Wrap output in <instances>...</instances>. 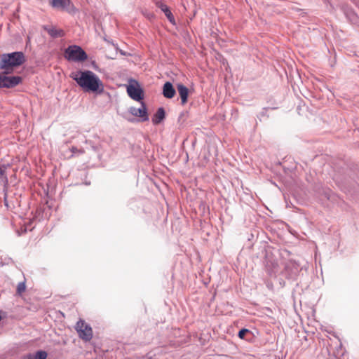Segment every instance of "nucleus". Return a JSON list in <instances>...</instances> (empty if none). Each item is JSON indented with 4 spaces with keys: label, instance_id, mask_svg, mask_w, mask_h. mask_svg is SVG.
Masks as SVG:
<instances>
[{
    "label": "nucleus",
    "instance_id": "f257e3e1",
    "mask_svg": "<svg viewBox=\"0 0 359 359\" xmlns=\"http://www.w3.org/2000/svg\"><path fill=\"white\" fill-rule=\"evenodd\" d=\"M70 76L84 92L101 93L104 90L102 81L98 76L90 70L73 72Z\"/></svg>",
    "mask_w": 359,
    "mask_h": 359
},
{
    "label": "nucleus",
    "instance_id": "f03ea898",
    "mask_svg": "<svg viewBox=\"0 0 359 359\" xmlns=\"http://www.w3.org/2000/svg\"><path fill=\"white\" fill-rule=\"evenodd\" d=\"M25 62V57L22 52L2 54L0 56V69L4 70L6 74H11L14 68L20 66Z\"/></svg>",
    "mask_w": 359,
    "mask_h": 359
},
{
    "label": "nucleus",
    "instance_id": "7ed1b4c3",
    "mask_svg": "<svg viewBox=\"0 0 359 359\" xmlns=\"http://www.w3.org/2000/svg\"><path fill=\"white\" fill-rule=\"evenodd\" d=\"M65 57L69 61L81 62L87 58L86 52L79 46H70L65 51Z\"/></svg>",
    "mask_w": 359,
    "mask_h": 359
},
{
    "label": "nucleus",
    "instance_id": "20e7f679",
    "mask_svg": "<svg viewBox=\"0 0 359 359\" xmlns=\"http://www.w3.org/2000/svg\"><path fill=\"white\" fill-rule=\"evenodd\" d=\"M75 329L79 337L83 341H89L93 337V330L84 320H79L76 325Z\"/></svg>",
    "mask_w": 359,
    "mask_h": 359
},
{
    "label": "nucleus",
    "instance_id": "39448f33",
    "mask_svg": "<svg viewBox=\"0 0 359 359\" xmlns=\"http://www.w3.org/2000/svg\"><path fill=\"white\" fill-rule=\"evenodd\" d=\"M127 93L128 95L135 101H141L144 98L143 90L139 83L133 81L127 86Z\"/></svg>",
    "mask_w": 359,
    "mask_h": 359
},
{
    "label": "nucleus",
    "instance_id": "423d86ee",
    "mask_svg": "<svg viewBox=\"0 0 359 359\" xmlns=\"http://www.w3.org/2000/svg\"><path fill=\"white\" fill-rule=\"evenodd\" d=\"M22 78L18 76H7L4 74H0V88H13L20 83Z\"/></svg>",
    "mask_w": 359,
    "mask_h": 359
},
{
    "label": "nucleus",
    "instance_id": "0eeeda50",
    "mask_svg": "<svg viewBox=\"0 0 359 359\" xmlns=\"http://www.w3.org/2000/svg\"><path fill=\"white\" fill-rule=\"evenodd\" d=\"M50 5L55 8L66 11L69 13L75 11V7L70 0H52Z\"/></svg>",
    "mask_w": 359,
    "mask_h": 359
},
{
    "label": "nucleus",
    "instance_id": "6e6552de",
    "mask_svg": "<svg viewBox=\"0 0 359 359\" xmlns=\"http://www.w3.org/2000/svg\"><path fill=\"white\" fill-rule=\"evenodd\" d=\"M130 112L133 116L141 118L142 121H145L149 119L146 106L142 102H141V107H131L130 109Z\"/></svg>",
    "mask_w": 359,
    "mask_h": 359
},
{
    "label": "nucleus",
    "instance_id": "1a4fd4ad",
    "mask_svg": "<svg viewBox=\"0 0 359 359\" xmlns=\"http://www.w3.org/2000/svg\"><path fill=\"white\" fill-rule=\"evenodd\" d=\"M177 88L181 98V103L182 105H184L188 100L189 89L185 86L180 83L177 84Z\"/></svg>",
    "mask_w": 359,
    "mask_h": 359
},
{
    "label": "nucleus",
    "instance_id": "9d476101",
    "mask_svg": "<svg viewBox=\"0 0 359 359\" xmlns=\"http://www.w3.org/2000/svg\"><path fill=\"white\" fill-rule=\"evenodd\" d=\"M163 95L165 97L171 99L175 95V90L170 82H166L163 87Z\"/></svg>",
    "mask_w": 359,
    "mask_h": 359
},
{
    "label": "nucleus",
    "instance_id": "9b49d317",
    "mask_svg": "<svg viewBox=\"0 0 359 359\" xmlns=\"http://www.w3.org/2000/svg\"><path fill=\"white\" fill-rule=\"evenodd\" d=\"M44 29L53 38L62 37L65 34L62 29H56L53 27H45Z\"/></svg>",
    "mask_w": 359,
    "mask_h": 359
},
{
    "label": "nucleus",
    "instance_id": "f8f14e48",
    "mask_svg": "<svg viewBox=\"0 0 359 359\" xmlns=\"http://www.w3.org/2000/svg\"><path fill=\"white\" fill-rule=\"evenodd\" d=\"M165 110L163 108L160 107L158 109L157 111L154 114L152 122L154 124H158L160 123L164 118H165Z\"/></svg>",
    "mask_w": 359,
    "mask_h": 359
},
{
    "label": "nucleus",
    "instance_id": "ddd939ff",
    "mask_svg": "<svg viewBox=\"0 0 359 359\" xmlns=\"http://www.w3.org/2000/svg\"><path fill=\"white\" fill-rule=\"evenodd\" d=\"M160 8H161V11L165 13V16L168 18L169 21L170 22H172V24H175L174 17H173L171 11H170L169 8L163 4H161Z\"/></svg>",
    "mask_w": 359,
    "mask_h": 359
},
{
    "label": "nucleus",
    "instance_id": "4468645a",
    "mask_svg": "<svg viewBox=\"0 0 359 359\" xmlns=\"http://www.w3.org/2000/svg\"><path fill=\"white\" fill-rule=\"evenodd\" d=\"M47 353L43 351H39L35 354H29L27 359H46Z\"/></svg>",
    "mask_w": 359,
    "mask_h": 359
},
{
    "label": "nucleus",
    "instance_id": "2eb2a0df",
    "mask_svg": "<svg viewBox=\"0 0 359 359\" xmlns=\"http://www.w3.org/2000/svg\"><path fill=\"white\" fill-rule=\"evenodd\" d=\"M26 290V284L25 281L20 282L17 285L16 294L19 296H22V294Z\"/></svg>",
    "mask_w": 359,
    "mask_h": 359
},
{
    "label": "nucleus",
    "instance_id": "dca6fc26",
    "mask_svg": "<svg viewBox=\"0 0 359 359\" xmlns=\"http://www.w3.org/2000/svg\"><path fill=\"white\" fill-rule=\"evenodd\" d=\"M70 151H72V156H74V155H81V154H83L85 153V150L83 148H81V149H78L77 147H72L71 149H70Z\"/></svg>",
    "mask_w": 359,
    "mask_h": 359
},
{
    "label": "nucleus",
    "instance_id": "f3484780",
    "mask_svg": "<svg viewBox=\"0 0 359 359\" xmlns=\"http://www.w3.org/2000/svg\"><path fill=\"white\" fill-rule=\"evenodd\" d=\"M249 332V330L248 329H242L238 332V337L241 339H243L245 337V335Z\"/></svg>",
    "mask_w": 359,
    "mask_h": 359
}]
</instances>
